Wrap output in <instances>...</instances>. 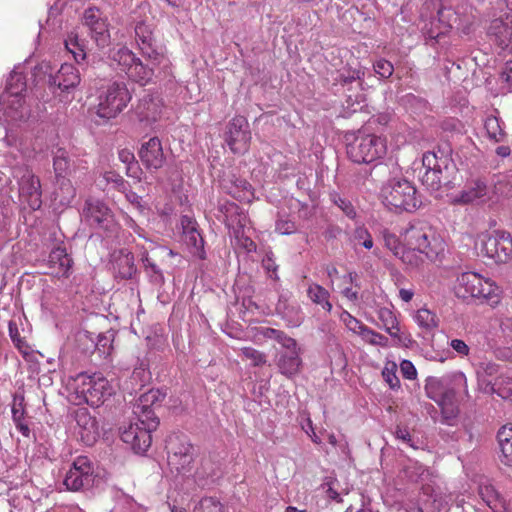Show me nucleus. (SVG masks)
I'll list each match as a JSON object with an SVG mask.
<instances>
[{"mask_svg":"<svg viewBox=\"0 0 512 512\" xmlns=\"http://www.w3.org/2000/svg\"><path fill=\"white\" fill-rule=\"evenodd\" d=\"M138 155L141 163L149 172H156L161 169L166 162V155L163 151L161 140L158 137H152L143 142Z\"/></svg>","mask_w":512,"mask_h":512,"instance_id":"nucleus-18","label":"nucleus"},{"mask_svg":"<svg viewBox=\"0 0 512 512\" xmlns=\"http://www.w3.org/2000/svg\"><path fill=\"white\" fill-rule=\"evenodd\" d=\"M8 330L12 342L20 351H22L23 348L27 347L25 340L20 337V333L16 322L9 321Z\"/></svg>","mask_w":512,"mask_h":512,"instance_id":"nucleus-59","label":"nucleus"},{"mask_svg":"<svg viewBox=\"0 0 512 512\" xmlns=\"http://www.w3.org/2000/svg\"><path fill=\"white\" fill-rule=\"evenodd\" d=\"M479 495L493 512H511L509 505L493 485L485 480L479 484Z\"/></svg>","mask_w":512,"mask_h":512,"instance_id":"nucleus-30","label":"nucleus"},{"mask_svg":"<svg viewBox=\"0 0 512 512\" xmlns=\"http://www.w3.org/2000/svg\"><path fill=\"white\" fill-rule=\"evenodd\" d=\"M69 385L77 397L91 407L101 406L114 394V387L100 372L79 373L71 379Z\"/></svg>","mask_w":512,"mask_h":512,"instance_id":"nucleus-4","label":"nucleus"},{"mask_svg":"<svg viewBox=\"0 0 512 512\" xmlns=\"http://www.w3.org/2000/svg\"><path fill=\"white\" fill-rule=\"evenodd\" d=\"M26 91V79L23 73L12 71L10 74L6 90L2 95L23 97L22 93Z\"/></svg>","mask_w":512,"mask_h":512,"instance_id":"nucleus-41","label":"nucleus"},{"mask_svg":"<svg viewBox=\"0 0 512 512\" xmlns=\"http://www.w3.org/2000/svg\"><path fill=\"white\" fill-rule=\"evenodd\" d=\"M422 169H424V173L420 176L422 184L431 191H437L442 185L450 182V173L454 165L447 156L443 154L438 156L436 152L429 151L423 154Z\"/></svg>","mask_w":512,"mask_h":512,"instance_id":"nucleus-9","label":"nucleus"},{"mask_svg":"<svg viewBox=\"0 0 512 512\" xmlns=\"http://www.w3.org/2000/svg\"><path fill=\"white\" fill-rule=\"evenodd\" d=\"M497 440L501 452V461L512 466V424L502 426L497 433Z\"/></svg>","mask_w":512,"mask_h":512,"instance_id":"nucleus-36","label":"nucleus"},{"mask_svg":"<svg viewBox=\"0 0 512 512\" xmlns=\"http://www.w3.org/2000/svg\"><path fill=\"white\" fill-rule=\"evenodd\" d=\"M379 323L378 327L384 329L399 346L410 347L413 344L411 335L400 331L399 322L394 312L388 307H380L377 309Z\"/></svg>","mask_w":512,"mask_h":512,"instance_id":"nucleus-19","label":"nucleus"},{"mask_svg":"<svg viewBox=\"0 0 512 512\" xmlns=\"http://www.w3.org/2000/svg\"><path fill=\"white\" fill-rule=\"evenodd\" d=\"M241 354L251 360L253 366H261L266 363V355L252 347L241 348Z\"/></svg>","mask_w":512,"mask_h":512,"instance_id":"nucleus-54","label":"nucleus"},{"mask_svg":"<svg viewBox=\"0 0 512 512\" xmlns=\"http://www.w3.org/2000/svg\"><path fill=\"white\" fill-rule=\"evenodd\" d=\"M359 336L362 338L363 341L374 345V346H380V347H387L388 346V338L373 329L369 328L368 326H365L361 331H359Z\"/></svg>","mask_w":512,"mask_h":512,"instance_id":"nucleus-49","label":"nucleus"},{"mask_svg":"<svg viewBox=\"0 0 512 512\" xmlns=\"http://www.w3.org/2000/svg\"><path fill=\"white\" fill-rule=\"evenodd\" d=\"M222 185L225 191L238 201L250 202L254 197L250 183L235 175L223 180Z\"/></svg>","mask_w":512,"mask_h":512,"instance_id":"nucleus-29","label":"nucleus"},{"mask_svg":"<svg viewBox=\"0 0 512 512\" xmlns=\"http://www.w3.org/2000/svg\"><path fill=\"white\" fill-rule=\"evenodd\" d=\"M339 318L349 331L358 335L359 331H361L366 326L346 310H343L340 313Z\"/></svg>","mask_w":512,"mask_h":512,"instance_id":"nucleus-50","label":"nucleus"},{"mask_svg":"<svg viewBox=\"0 0 512 512\" xmlns=\"http://www.w3.org/2000/svg\"><path fill=\"white\" fill-rule=\"evenodd\" d=\"M82 24L89 31V35L97 46L105 47L110 42L109 23L103 12L97 7H88L84 10Z\"/></svg>","mask_w":512,"mask_h":512,"instance_id":"nucleus-13","label":"nucleus"},{"mask_svg":"<svg viewBox=\"0 0 512 512\" xmlns=\"http://www.w3.org/2000/svg\"><path fill=\"white\" fill-rule=\"evenodd\" d=\"M5 161L10 167V173L18 185L19 200L31 210H38L42 205V190L40 179L25 164L15 163L12 154L5 156Z\"/></svg>","mask_w":512,"mask_h":512,"instance_id":"nucleus-5","label":"nucleus"},{"mask_svg":"<svg viewBox=\"0 0 512 512\" xmlns=\"http://www.w3.org/2000/svg\"><path fill=\"white\" fill-rule=\"evenodd\" d=\"M483 276L475 272H465L462 273L457 278L456 284V294L458 297L466 299V298H476L479 296L480 288L482 284Z\"/></svg>","mask_w":512,"mask_h":512,"instance_id":"nucleus-24","label":"nucleus"},{"mask_svg":"<svg viewBox=\"0 0 512 512\" xmlns=\"http://www.w3.org/2000/svg\"><path fill=\"white\" fill-rule=\"evenodd\" d=\"M490 188L483 179H473L466 184L464 189L456 196L455 202L470 204L484 202L489 199Z\"/></svg>","mask_w":512,"mask_h":512,"instance_id":"nucleus-22","label":"nucleus"},{"mask_svg":"<svg viewBox=\"0 0 512 512\" xmlns=\"http://www.w3.org/2000/svg\"><path fill=\"white\" fill-rule=\"evenodd\" d=\"M165 396L166 394L158 389H151L143 393L133 407L135 419L120 429L122 441L130 445L135 453L143 454L150 447L151 432L159 425V420L152 407L161 402Z\"/></svg>","mask_w":512,"mask_h":512,"instance_id":"nucleus-1","label":"nucleus"},{"mask_svg":"<svg viewBox=\"0 0 512 512\" xmlns=\"http://www.w3.org/2000/svg\"><path fill=\"white\" fill-rule=\"evenodd\" d=\"M251 141L249 123L244 116H235L228 124L226 143L234 153H244Z\"/></svg>","mask_w":512,"mask_h":512,"instance_id":"nucleus-17","label":"nucleus"},{"mask_svg":"<svg viewBox=\"0 0 512 512\" xmlns=\"http://www.w3.org/2000/svg\"><path fill=\"white\" fill-rule=\"evenodd\" d=\"M383 240L385 246L397 257L399 254H401V251L404 249V245L400 242L399 238L385 230L383 232Z\"/></svg>","mask_w":512,"mask_h":512,"instance_id":"nucleus-52","label":"nucleus"},{"mask_svg":"<svg viewBox=\"0 0 512 512\" xmlns=\"http://www.w3.org/2000/svg\"><path fill=\"white\" fill-rule=\"evenodd\" d=\"M382 376L391 389L400 388V380L396 375V365L394 363L390 367L386 366L383 369Z\"/></svg>","mask_w":512,"mask_h":512,"instance_id":"nucleus-57","label":"nucleus"},{"mask_svg":"<svg viewBox=\"0 0 512 512\" xmlns=\"http://www.w3.org/2000/svg\"><path fill=\"white\" fill-rule=\"evenodd\" d=\"M135 38L142 54L154 64H168V59L158 48L152 29L144 22H139L135 26Z\"/></svg>","mask_w":512,"mask_h":512,"instance_id":"nucleus-16","label":"nucleus"},{"mask_svg":"<svg viewBox=\"0 0 512 512\" xmlns=\"http://www.w3.org/2000/svg\"><path fill=\"white\" fill-rule=\"evenodd\" d=\"M500 366L492 361H481L475 365V373L478 384L484 393H487L488 386L494 385L493 377L499 374Z\"/></svg>","mask_w":512,"mask_h":512,"instance_id":"nucleus-33","label":"nucleus"},{"mask_svg":"<svg viewBox=\"0 0 512 512\" xmlns=\"http://www.w3.org/2000/svg\"><path fill=\"white\" fill-rule=\"evenodd\" d=\"M131 379L135 382V385H139L140 387L144 386V384L149 380V372L147 371L144 363L135 367L132 372Z\"/></svg>","mask_w":512,"mask_h":512,"instance_id":"nucleus-58","label":"nucleus"},{"mask_svg":"<svg viewBox=\"0 0 512 512\" xmlns=\"http://www.w3.org/2000/svg\"><path fill=\"white\" fill-rule=\"evenodd\" d=\"M487 386V394L496 393L501 398L512 402V376L501 374L495 378L493 386L489 384Z\"/></svg>","mask_w":512,"mask_h":512,"instance_id":"nucleus-39","label":"nucleus"},{"mask_svg":"<svg viewBox=\"0 0 512 512\" xmlns=\"http://www.w3.org/2000/svg\"><path fill=\"white\" fill-rule=\"evenodd\" d=\"M220 212L223 213L224 223L229 229H233L234 233L238 235L239 230L245 227L247 223V217L240 207L231 202H226L219 208Z\"/></svg>","mask_w":512,"mask_h":512,"instance_id":"nucleus-31","label":"nucleus"},{"mask_svg":"<svg viewBox=\"0 0 512 512\" xmlns=\"http://www.w3.org/2000/svg\"><path fill=\"white\" fill-rule=\"evenodd\" d=\"M488 137L495 142H502L505 139V132L501 127L500 120L497 117H487L484 123Z\"/></svg>","mask_w":512,"mask_h":512,"instance_id":"nucleus-46","label":"nucleus"},{"mask_svg":"<svg viewBox=\"0 0 512 512\" xmlns=\"http://www.w3.org/2000/svg\"><path fill=\"white\" fill-rule=\"evenodd\" d=\"M482 284L477 299L490 306L497 305L500 302L501 288L490 278L483 277Z\"/></svg>","mask_w":512,"mask_h":512,"instance_id":"nucleus-38","label":"nucleus"},{"mask_svg":"<svg viewBox=\"0 0 512 512\" xmlns=\"http://www.w3.org/2000/svg\"><path fill=\"white\" fill-rule=\"evenodd\" d=\"M416 193V188L408 180L392 178L382 186L381 199L388 209L397 213L413 212L420 205Z\"/></svg>","mask_w":512,"mask_h":512,"instance_id":"nucleus-6","label":"nucleus"},{"mask_svg":"<svg viewBox=\"0 0 512 512\" xmlns=\"http://www.w3.org/2000/svg\"><path fill=\"white\" fill-rule=\"evenodd\" d=\"M0 101L5 104L4 115L13 122L26 121L30 117V108L26 105L24 97L0 96Z\"/></svg>","mask_w":512,"mask_h":512,"instance_id":"nucleus-26","label":"nucleus"},{"mask_svg":"<svg viewBox=\"0 0 512 512\" xmlns=\"http://www.w3.org/2000/svg\"><path fill=\"white\" fill-rule=\"evenodd\" d=\"M82 216L85 221L95 228L113 232L116 227L110 208L100 200L88 199L85 202Z\"/></svg>","mask_w":512,"mask_h":512,"instance_id":"nucleus-14","label":"nucleus"},{"mask_svg":"<svg viewBox=\"0 0 512 512\" xmlns=\"http://www.w3.org/2000/svg\"><path fill=\"white\" fill-rule=\"evenodd\" d=\"M24 397L23 396H15L13 405H12V419L16 426V429L24 436L29 437L30 436V428L28 425V422L26 421L25 417V409H24Z\"/></svg>","mask_w":512,"mask_h":512,"instance_id":"nucleus-37","label":"nucleus"},{"mask_svg":"<svg viewBox=\"0 0 512 512\" xmlns=\"http://www.w3.org/2000/svg\"><path fill=\"white\" fill-rule=\"evenodd\" d=\"M76 432L81 441L87 445H93L98 439L99 426L96 419L86 408H79L75 412Z\"/></svg>","mask_w":512,"mask_h":512,"instance_id":"nucleus-21","label":"nucleus"},{"mask_svg":"<svg viewBox=\"0 0 512 512\" xmlns=\"http://www.w3.org/2000/svg\"><path fill=\"white\" fill-rule=\"evenodd\" d=\"M425 392L428 398L434 400L436 403L442 400L443 394L448 389H445L442 379L430 376L426 379Z\"/></svg>","mask_w":512,"mask_h":512,"instance_id":"nucleus-45","label":"nucleus"},{"mask_svg":"<svg viewBox=\"0 0 512 512\" xmlns=\"http://www.w3.org/2000/svg\"><path fill=\"white\" fill-rule=\"evenodd\" d=\"M301 364L300 351L279 353L277 366L283 375L287 377L296 375L300 370Z\"/></svg>","mask_w":512,"mask_h":512,"instance_id":"nucleus-34","label":"nucleus"},{"mask_svg":"<svg viewBox=\"0 0 512 512\" xmlns=\"http://www.w3.org/2000/svg\"><path fill=\"white\" fill-rule=\"evenodd\" d=\"M363 75L364 73L359 70H348L346 72H341L336 78V81L337 83L345 86L356 80H360Z\"/></svg>","mask_w":512,"mask_h":512,"instance_id":"nucleus-61","label":"nucleus"},{"mask_svg":"<svg viewBox=\"0 0 512 512\" xmlns=\"http://www.w3.org/2000/svg\"><path fill=\"white\" fill-rule=\"evenodd\" d=\"M163 102L153 94L144 95L136 109L140 121L148 123L156 122L162 113Z\"/></svg>","mask_w":512,"mask_h":512,"instance_id":"nucleus-25","label":"nucleus"},{"mask_svg":"<svg viewBox=\"0 0 512 512\" xmlns=\"http://www.w3.org/2000/svg\"><path fill=\"white\" fill-rule=\"evenodd\" d=\"M142 261L144 267L151 270L153 281L162 284L164 282V276L158 266L147 255L142 258Z\"/></svg>","mask_w":512,"mask_h":512,"instance_id":"nucleus-62","label":"nucleus"},{"mask_svg":"<svg viewBox=\"0 0 512 512\" xmlns=\"http://www.w3.org/2000/svg\"><path fill=\"white\" fill-rule=\"evenodd\" d=\"M53 167L57 178L65 177L70 168V158L64 149H58L53 158Z\"/></svg>","mask_w":512,"mask_h":512,"instance_id":"nucleus-47","label":"nucleus"},{"mask_svg":"<svg viewBox=\"0 0 512 512\" xmlns=\"http://www.w3.org/2000/svg\"><path fill=\"white\" fill-rule=\"evenodd\" d=\"M333 203L341 209V211L350 219L356 218V210L348 199L341 197L340 195H333Z\"/></svg>","mask_w":512,"mask_h":512,"instance_id":"nucleus-53","label":"nucleus"},{"mask_svg":"<svg viewBox=\"0 0 512 512\" xmlns=\"http://www.w3.org/2000/svg\"><path fill=\"white\" fill-rule=\"evenodd\" d=\"M65 48L73 55V58L77 63L86 58L84 42L79 39L77 34L71 33L68 35L65 40Z\"/></svg>","mask_w":512,"mask_h":512,"instance_id":"nucleus-44","label":"nucleus"},{"mask_svg":"<svg viewBox=\"0 0 512 512\" xmlns=\"http://www.w3.org/2000/svg\"><path fill=\"white\" fill-rule=\"evenodd\" d=\"M414 321L425 332H432L438 327V318L426 308L419 309L414 315Z\"/></svg>","mask_w":512,"mask_h":512,"instance_id":"nucleus-42","label":"nucleus"},{"mask_svg":"<svg viewBox=\"0 0 512 512\" xmlns=\"http://www.w3.org/2000/svg\"><path fill=\"white\" fill-rule=\"evenodd\" d=\"M112 61L117 64L119 69L124 72L129 79L144 86L148 84L155 76V67L158 63L145 65L136 55L127 47H121L113 52ZM167 67V64L164 65Z\"/></svg>","mask_w":512,"mask_h":512,"instance_id":"nucleus-10","label":"nucleus"},{"mask_svg":"<svg viewBox=\"0 0 512 512\" xmlns=\"http://www.w3.org/2000/svg\"><path fill=\"white\" fill-rule=\"evenodd\" d=\"M276 312L289 327H298L304 320L301 306L297 302L288 301L284 296H280Z\"/></svg>","mask_w":512,"mask_h":512,"instance_id":"nucleus-28","label":"nucleus"},{"mask_svg":"<svg viewBox=\"0 0 512 512\" xmlns=\"http://www.w3.org/2000/svg\"><path fill=\"white\" fill-rule=\"evenodd\" d=\"M131 100V94L124 82H111L102 87L98 96L97 114L111 119L121 113Z\"/></svg>","mask_w":512,"mask_h":512,"instance_id":"nucleus-11","label":"nucleus"},{"mask_svg":"<svg viewBox=\"0 0 512 512\" xmlns=\"http://www.w3.org/2000/svg\"><path fill=\"white\" fill-rule=\"evenodd\" d=\"M354 240L356 244L362 245L366 249L373 247V239L368 230L364 227H357L354 231Z\"/></svg>","mask_w":512,"mask_h":512,"instance_id":"nucleus-55","label":"nucleus"},{"mask_svg":"<svg viewBox=\"0 0 512 512\" xmlns=\"http://www.w3.org/2000/svg\"><path fill=\"white\" fill-rule=\"evenodd\" d=\"M386 141L374 134H358L347 143L348 158L357 164H370L386 154Z\"/></svg>","mask_w":512,"mask_h":512,"instance_id":"nucleus-7","label":"nucleus"},{"mask_svg":"<svg viewBox=\"0 0 512 512\" xmlns=\"http://www.w3.org/2000/svg\"><path fill=\"white\" fill-rule=\"evenodd\" d=\"M476 17V9L468 3H461L455 8L442 7L437 12V18L425 23L422 32L427 43L434 46L452 28H456L462 35H470L474 30Z\"/></svg>","mask_w":512,"mask_h":512,"instance_id":"nucleus-2","label":"nucleus"},{"mask_svg":"<svg viewBox=\"0 0 512 512\" xmlns=\"http://www.w3.org/2000/svg\"><path fill=\"white\" fill-rule=\"evenodd\" d=\"M49 83L62 92H69L80 83L79 71L72 64H62L58 72L50 77Z\"/></svg>","mask_w":512,"mask_h":512,"instance_id":"nucleus-23","label":"nucleus"},{"mask_svg":"<svg viewBox=\"0 0 512 512\" xmlns=\"http://www.w3.org/2000/svg\"><path fill=\"white\" fill-rule=\"evenodd\" d=\"M402 472L410 482L417 483L423 479L427 470L420 462L409 460Z\"/></svg>","mask_w":512,"mask_h":512,"instance_id":"nucleus-48","label":"nucleus"},{"mask_svg":"<svg viewBox=\"0 0 512 512\" xmlns=\"http://www.w3.org/2000/svg\"><path fill=\"white\" fill-rule=\"evenodd\" d=\"M275 230L281 235H290L296 232L297 227L293 221L280 218L276 221Z\"/></svg>","mask_w":512,"mask_h":512,"instance_id":"nucleus-60","label":"nucleus"},{"mask_svg":"<svg viewBox=\"0 0 512 512\" xmlns=\"http://www.w3.org/2000/svg\"><path fill=\"white\" fill-rule=\"evenodd\" d=\"M499 15H493L488 26V36L502 50L512 43V9L501 5Z\"/></svg>","mask_w":512,"mask_h":512,"instance_id":"nucleus-12","label":"nucleus"},{"mask_svg":"<svg viewBox=\"0 0 512 512\" xmlns=\"http://www.w3.org/2000/svg\"><path fill=\"white\" fill-rule=\"evenodd\" d=\"M48 262L53 275L57 277H68L70 275L73 259L64 247L58 246L52 249Z\"/></svg>","mask_w":512,"mask_h":512,"instance_id":"nucleus-27","label":"nucleus"},{"mask_svg":"<svg viewBox=\"0 0 512 512\" xmlns=\"http://www.w3.org/2000/svg\"><path fill=\"white\" fill-rule=\"evenodd\" d=\"M182 238L190 252L199 259H205L204 239L196 220L188 215L181 217Z\"/></svg>","mask_w":512,"mask_h":512,"instance_id":"nucleus-20","label":"nucleus"},{"mask_svg":"<svg viewBox=\"0 0 512 512\" xmlns=\"http://www.w3.org/2000/svg\"><path fill=\"white\" fill-rule=\"evenodd\" d=\"M307 295L313 303L320 305L325 311L331 312L330 293L324 287L316 283L310 284L307 289Z\"/></svg>","mask_w":512,"mask_h":512,"instance_id":"nucleus-40","label":"nucleus"},{"mask_svg":"<svg viewBox=\"0 0 512 512\" xmlns=\"http://www.w3.org/2000/svg\"><path fill=\"white\" fill-rule=\"evenodd\" d=\"M441 408L442 422L447 425H453L459 414L458 406L455 402V392L449 389L443 394L442 400L437 403Z\"/></svg>","mask_w":512,"mask_h":512,"instance_id":"nucleus-35","label":"nucleus"},{"mask_svg":"<svg viewBox=\"0 0 512 512\" xmlns=\"http://www.w3.org/2000/svg\"><path fill=\"white\" fill-rule=\"evenodd\" d=\"M476 247L480 253L497 264L512 260V236L505 230H493L478 236Z\"/></svg>","mask_w":512,"mask_h":512,"instance_id":"nucleus-8","label":"nucleus"},{"mask_svg":"<svg viewBox=\"0 0 512 512\" xmlns=\"http://www.w3.org/2000/svg\"><path fill=\"white\" fill-rule=\"evenodd\" d=\"M194 453L181 455L177 457V464H168L172 470H175L179 474H187L191 471V464L193 462Z\"/></svg>","mask_w":512,"mask_h":512,"instance_id":"nucleus-51","label":"nucleus"},{"mask_svg":"<svg viewBox=\"0 0 512 512\" xmlns=\"http://www.w3.org/2000/svg\"><path fill=\"white\" fill-rule=\"evenodd\" d=\"M373 67H374L375 73L384 79L391 77L394 72L393 64L386 59L377 60L374 63Z\"/></svg>","mask_w":512,"mask_h":512,"instance_id":"nucleus-56","label":"nucleus"},{"mask_svg":"<svg viewBox=\"0 0 512 512\" xmlns=\"http://www.w3.org/2000/svg\"><path fill=\"white\" fill-rule=\"evenodd\" d=\"M405 240L410 247H404L397 257L411 267H418L424 258L437 260L444 254L446 247L443 239L425 224L411 225L405 232Z\"/></svg>","mask_w":512,"mask_h":512,"instance_id":"nucleus-3","label":"nucleus"},{"mask_svg":"<svg viewBox=\"0 0 512 512\" xmlns=\"http://www.w3.org/2000/svg\"><path fill=\"white\" fill-rule=\"evenodd\" d=\"M500 80L504 84V88L508 92H512V60L505 63L500 74Z\"/></svg>","mask_w":512,"mask_h":512,"instance_id":"nucleus-63","label":"nucleus"},{"mask_svg":"<svg viewBox=\"0 0 512 512\" xmlns=\"http://www.w3.org/2000/svg\"><path fill=\"white\" fill-rule=\"evenodd\" d=\"M63 484L69 491H80L93 484V468L85 456L77 457L67 471Z\"/></svg>","mask_w":512,"mask_h":512,"instance_id":"nucleus-15","label":"nucleus"},{"mask_svg":"<svg viewBox=\"0 0 512 512\" xmlns=\"http://www.w3.org/2000/svg\"><path fill=\"white\" fill-rule=\"evenodd\" d=\"M59 189L64 194L65 200L69 201L75 196V189L73 188L69 179L66 177L57 178Z\"/></svg>","mask_w":512,"mask_h":512,"instance_id":"nucleus-64","label":"nucleus"},{"mask_svg":"<svg viewBox=\"0 0 512 512\" xmlns=\"http://www.w3.org/2000/svg\"><path fill=\"white\" fill-rule=\"evenodd\" d=\"M115 268L121 279H131L136 272L134 256L131 253L122 254L116 260Z\"/></svg>","mask_w":512,"mask_h":512,"instance_id":"nucleus-43","label":"nucleus"},{"mask_svg":"<svg viewBox=\"0 0 512 512\" xmlns=\"http://www.w3.org/2000/svg\"><path fill=\"white\" fill-rule=\"evenodd\" d=\"M168 464H177L178 456L193 453V446L183 435H170L166 440Z\"/></svg>","mask_w":512,"mask_h":512,"instance_id":"nucleus-32","label":"nucleus"}]
</instances>
